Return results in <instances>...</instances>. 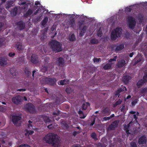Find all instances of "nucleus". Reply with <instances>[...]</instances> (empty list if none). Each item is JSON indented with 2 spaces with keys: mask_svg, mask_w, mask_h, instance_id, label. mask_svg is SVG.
<instances>
[{
  "mask_svg": "<svg viewBox=\"0 0 147 147\" xmlns=\"http://www.w3.org/2000/svg\"><path fill=\"white\" fill-rule=\"evenodd\" d=\"M44 140L46 143L51 144L53 146L57 145L60 142L57 135L52 133H50L46 136L44 138Z\"/></svg>",
  "mask_w": 147,
  "mask_h": 147,
  "instance_id": "obj_1",
  "label": "nucleus"
},
{
  "mask_svg": "<svg viewBox=\"0 0 147 147\" xmlns=\"http://www.w3.org/2000/svg\"><path fill=\"white\" fill-rule=\"evenodd\" d=\"M51 48L56 53H58L62 51V44L60 42L53 40L49 43Z\"/></svg>",
  "mask_w": 147,
  "mask_h": 147,
  "instance_id": "obj_2",
  "label": "nucleus"
},
{
  "mask_svg": "<svg viewBox=\"0 0 147 147\" xmlns=\"http://www.w3.org/2000/svg\"><path fill=\"white\" fill-rule=\"evenodd\" d=\"M122 29L121 28H117L112 31L111 35V40H115L118 37H120L122 34Z\"/></svg>",
  "mask_w": 147,
  "mask_h": 147,
  "instance_id": "obj_3",
  "label": "nucleus"
},
{
  "mask_svg": "<svg viewBox=\"0 0 147 147\" xmlns=\"http://www.w3.org/2000/svg\"><path fill=\"white\" fill-rule=\"evenodd\" d=\"M25 109L26 111L31 113H34L36 112L35 106L31 103H28L26 104Z\"/></svg>",
  "mask_w": 147,
  "mask_h": 147,
  "instance_id": "obj_4",
  "label": "nucleus"
},
{
  "mask_svg": "<svg viewBox=\"0 0 147 147\" xmlns=\"http://www.w3.org/2000/svg\"><path fill=\"white\" fill-rule=\"evenodd\" d=\"M57 80L54 78H50L46 77L43 79V82L44 84H47L52 86H54L56 84Z\"/></svg>",
  "mask_w": 147,
  "mask_h": 147,
  "instance_id": "obj_5",
  "label": "nucleus"
},
{
  "mask_svg": "<svg viewBox=\"0 0 147 147\" xmlns=\"http://www.w3.org/2000/svg\"><path fill=\"white\" fill-rule=\"evenodd\" d=\"M127 19L129 28L133 30L135 28L136 24L135 19L132 16H128Z\"/></svg>",
  "mask_w": 147,
  "mask_h": 147,
  "instance_id": "obj_6",
  "label": "nucleus"
},
{
  "mask_svg": "<svg viewBox=\"0 0 147 147\" xmlns=\"http://www.w3.org/2000/svg\"><path fill=\"white\" fill-rule=\"evenodd\" d=\"M147 82V73H145L142 78L139 80L136 83V86L139 88Z\"/></svg>",
  "mask_w": 147,
  "mask_h": 147,
  "instance_id": "obj_7",
  "label": "nucleus"
},
{
  "mask_svg": "<svg viewBox=\"0 0 147 147\" xmlns=\"http://www.w3.org/2000/svg\"><path fill=\"white\" fill-rule=\"evenodd\" d=\"M12 101L15 105L20 104L22 101V98L20 96H16L12 98Z\"/></svg>",
  "mask_w": 147,
  "mask_h": 147,
  "instance_id": "obj_8",
  "label": "nucleus"
},
{
  "mask_svg": "<svg viewBox=\"0 0 147 147\" xmlns=\"http://www.w3.org/2000/svg\"><path fill=\"white\" fill-rule=\"evenodd\" d=\"M147 142V139L146 136L144 135H142L140 137L138 140V143L140 145L146 144Z\"/></svg>",
  "mask_w": 147,
  "mask_h": 147,
  "instance_id": "obj_9",
  "label": "nucleus"
},
{
  "mask_svg": "<svg viewBox=\"0 0 147 147\" xmlns=\"http://www.w3.org/2000/svg\"><path fill=\"white\" fill-rule=\"evenodd\" d=\"M21 117L19 115H13L12 116V121L14 125H17L18 121L20 120Z\"/></svg>",
  "mask_w": 147,
  "mask_h": 147,
  "instance_id": "obj_10",
  "label": "nucleus"
},
{
  "mask_svg": "<svg viewBox=\"0 0 147 147\" xmlns=\"http://www.w3.org/2000/svg\"><path fill=\"white\" fill-rule=\"evenodd\" d=\"M38 56L35 54H32L31 57V61L34 64H36L38 62Z\"/></svg>",
  "mask_w": 147,
  "mask_h": 147,
  "instance_id": "obj_11",
  "label": "nucleus"
},
{
  "mask_svg": "<svg viewBox=\"0 0 147 147\" xmlns=\"http://www.w3.org/2000/svg\"><path fill=\"white\" fill-rule=\"evenodd\" d=\"M118 123V121H115L110 125L108 127L109 129L111 130H115L117 127Z\"/></svg>",
  "mask_w": 147,
  "mask_h": 147,
  "instance_id": "obj_12",
  "label": "nucleus"
},
{
  "mask_svg": "<svg viewBox=\"0 0 147 147\" xmlns=\"http://www.w3.org/2000/svg\"><path fill=\"white\" fill-rule=\"evenodd\" d=\"M56 63L59 66H63L65 65L64 59L62 57H59L57 58Z\"/></svg>",
  "mask_w": 147,
  "mask_h": 147,
  "instance_id": "obj_13",
  "label": "nucleus"
},
{
  "mask_svg": "<svg viewBox=\"0 0 147 147\" xmlns=\"http://www.w3.org/2000/svg\"><path fill=\"white\" fill-rule=\"evenodd\" d=\"M7 63V59L5 57H0V65L1 66H4Z\"/></svg>",
  "mask_w": 147,
  "mask_h": 147,
  "instance_id": "obj_14",
  "label": "nucleus"
},
{
  "mask_svg": "<svg viewBox=\"0 0 147 147\" xmlns=\"http://www.w3.org/2000/svg\"><path fill=\"white\" fill-rule=\"evenodd\" d=\"M68 26H67L68 28L69 27H72L74 28L75 25V20L74 18H71L68 21Z\"/></svg>",
  "mask_w": 147,
  "mask_h": 147,
  "instance_id": "obj_15",
  "label": "nucleus"
},
{
  "mask_svg": "<svg viewBox=\"0 0 147 147\" xmlns=\"http://www.w3.org/2000/svg\"><path fill=\"white\" fill-rule=\"evenodd\" d=\"M126 64L125 61L123 59H121L119 61L117 64V66L118 68H121L125 65Z\"/></svg>",
  "mask_w": 147,
  "mask_h": 147,
  "instance_id": "obj_16",
  "label": "nucleus"
},
{
  "mask_svg": "<svg viewBox=\"0 0 147 147\" xmlns=\"http://www.w3.org/2000/svg\"><path fill=\"white\" fill-rule=\"evenodd\" d=\"M16 24L17 26H18L20 30L24 29L25 28V23L22 21L17 22Z\"/></svg>",
  "mask_w": 147,
  "mask_h": 147,
  "instance_id": "obj_17",
  "label": "nucleus"
},
{
  "mask_svg": "<svg viewBox=\"0 0 147 147\" xmlns=\"http://www.w3.org/2000/svg\"><path fill=\"white\" fill-rule=\"evenodd\" d=\"M131 79V77L129 75H125L122 78L123 81L125 84H127Z\"/></svg>",
  "mask_w": 147,
  "mask_h": 147,
  "instance_id": "obj_18",
  "label": "nucleus"
},
{
  "mask_svg": "<svg viewBox=\"0 0 147 147\" xmlns=\"http://www.w3.org/2000/svg\"><path fill=\"white\" fill-rule=\"evenodd\" d=\"M16 47L17 48L18 50L19 51H22L23 49L22 43L20 42H17L16 45Z\"/></svg>",
  "mask_w": 147,
  "mask_h": 147,
  "instance_id": "obj_19",
  "label": "nucleus"
},
{
  "mask_svg": "<svg viewBox=\"0 0 147 147\" xmlns=\"http://www.w3.org/2000/svg\"><path fill=\"white\" fill-rule=\"evenodd\" d=\"M87 27L85 25L84 26L80 31V32L79 34L80 36H83L84 35V33L87 30Z\"/></svg>",
  "mask_w": 147,
  "mask_h": 147,
  "instance_id": "obj_20",
  "label": "nucleus"
},
{
  "mask_svg": "<svg viewBox=\"0 0 147 147\" xmlns=\"http://www.w3.org/2000/svg\"><path fill=\"white\" fill-rule=\"evenodd\" d=\"M33 12V10L32 9H29L26 13L24 14V17H27L31 15Z\"/></svg>",
  "mask_w": 147,
  "mask_h": 147,
  "instance_id": "obj_21",
  "label": "nucleus"
},
{
  "mask_svg": "<svg viewBox=\"0 0 147 147\" xmlns=\"http://www.w3.org/2000/svg\"><path fill=\"white\" fill-rule=\"evenodd\" d=\"M90 106V104L88 102H86L84 103L82 107V110H85L87 109V108Z\"/></svg>",
  "mask_w": 147,
  "mask_h": 147,
  "instance_id": "obj_22",
  "label": "nucleus"
},
{
  "mask_svg": "<svg viewBox=\"0 0 147 147\" xmlns=\"http://www.w3.org/2000/svg\"><path fill=\"white\" fill-rule=\"evenodd\" d=\"M98 42V40L95 38H92L90 40V43L92 45L97 44Z\"/></svg>",
  "mask_w": 147,
  "mask_h": 147,
  "instance_id": "obj_23",
  "label": "nucleus"
},
{
  "mask_svg": "<svg viewBox=\"0 0 147 147\" xmlns=\"http://www.w3.org/2000/svg\"><path fill=\"white\" fill-rule=\"evenodd\" d=\"M124 47V44H122L117 47L115 50L116 51H120L123 49Z\"/></svg>",
  "mask_w": 147,
  "mask_h": 147,
  "instance_id": "obj_24",
  "label": "nucleus"
},
{
  "mask_svg": "<svg viewBox=\"0 0 147 147\" xmlns=\"http://www.w3.org/2000/svg\"><path fill=\"white\" fill-rule=\"evenodd\" d=\"M48 18L47 16L45 17L43 20L41 22V24L42 26H44L48 21Z\"/></svg>",
  "mask_w": 147,
  "mask_h": 147,
  "instance_id": "obj_25",
  "label": "nucleus"
},
{
  "mask_svg": "<svg viewBox=\"0 0 147 147\" xmlns=\"http://www.w3.org/2000/svg\"><path fill=\"white\" fill-rule=\"evenodd\" d=\"M69 40L71 41H75L76 40V38L74 34H72L69 36Z\"/></svg>",
  "mask_w": 147,
  "mask_h": 147,
  "instance_id": "obj_26",
  "label": "nucleus"
},
{
  "mask_svg": "<svg viewBox=\"0 0 147 147\" xmlns=\"http://www.w3.org/2000/svg\"><path fill=\"white\" fill-rule=\"evenodd\" d=\"M18 9L17 7L14 8L11 11V14L13 16H15L17 14Z\"/></svg>",
  "mask_w": 147,
  "mask_h": 147,
  "instance_id": "obj_27",
  "label": "nucleus"
},
{
  "mask_svg": "<svg viewBox=\"0 0 147 147\" xmlns=\"http://www.w3.org/2000/svg\"><path fill=\"white\" fill-rule=\"evenodd\" d=\"M111 67V63H107L103 67V68L105 70L110 69Z\"/></svg>",
  "mask_w": 147,
  "mask_h": 147,
  "instance_id": "obj_28",
  "label": "nucleus"
},
{
  "mask_svg": "<svg viewBox=\"0 0 147 147\" xmlns=\"http://www.w3.org/2000/svg\"><path fill=\"white\" fill-rule=\"evenodd\" d=\"M42 117L45 123H47L48 122H50L51 120L49 117L44 115H42Z\"/></svg>",
  "mask_w": 147,
  "mask_h": 147,
  "instance_id": "obj_29",
  "label": "nucleus"
},
{
  "mask_svg": "<svg viewBox=\"0 0 147 147\" xmlns=\"http://www.w3.org/2000/svg\"><path fill=\"white\" fill-rule=\"evenodd\" d=\"M68 82V81H66L64 79L63 80H61L58 82V84L59 85H63L65 84H66Z\"/></svg>",
  "mask_w": 147,
  "mask_h": 147,
  "instance_id": "obj_30",
  "label": "nucleus"
},
{
  "mask_svg": "<svg viewBox=\"0 0 147 147\" xmlns=\"http://www.w3.org/2000/svg\"><path fill=\"white\" fill-rule=\"evenodd\" d=\"M109 111L108 109L107 108H105L102 110V113L105 115H109Z\"/></svg>",
  "mask_w": 147,
  "mask_h": 147,
  "instance_id": "obj_31",
  "label": "nucleus"
},
{
  "mask_svg": "<svg viewBox=\"0 0 147 147\" xmlns=\"http://www.w3.org/2000/svg\"><path fill=\"white\" fill-rule=\"evenodd\" d=\"M78 113L80 115V118L82 119L84 118L86 116V115H84L83 112L80 110L78 111Z\"/></svg>",
  "mask_w": 147,
  "mask_h": 147,
  "instance_id": "obj_32",
  "label": "nucleus"
},
{
  "mask_svg": "<svg viewBox=\"0 0 147 147\" xmlns=\"http://www.w3.org/2000/svg\"><path fill=\"white\" fill-rule=\"evenodd\" d=\"M20 5H24V7H23V9H26L28 7V3H26V2H22L20 4Z\"/></svg>",
  "mask_w": 147,
  "mask_h": 147,
  "instance_id": "obj_33",
  "label": "nucleus"
},
{
  "mask_svg": "<svg viewBox=\"0 0 147 147\" xmlns=\"http://www.w3.org/2000/svg\"><path fill=\"white\" fill-rule=\"evenodd\" d=\"M13 3V1H8L6 5V8H9L11 7L12 6Z\"/></svg>",
  "mask_w": 147,
  "mask_h": 147,
  "instance_id": "obj_34",
  "label": "nucleus"
},
{
  "mask_svg": "<svg viewBox=\"0 0 147 147\" xmlns=\"http://www.w3.org/2000/svg\"><path fill=\"white\" fill-rule=\"evenodd\" d=\"M5 39L4 38H0V47H1L5 45Z\"/></svg>",
  "mask_w": 147,
  "mask_h": 147,
  "instance_id": "obj_35",
  "label": "nucleus"
},
{
  "mask_svg": "<svg viewBox=\"0 0 147 147\" xmlns=\"http://www.w3.org/2000/svg\"><path fill=\"white\" fill-rule=\"evenodd\" d=\"M91 137L95 140L98 139L96 134L94 132H93L91 134Z\"/></svg>",
  "mask_w": 147,
  "mask_h": 147,
  "instance_id": "obj_36",
  "label": "nucleus"
},
{
  "mask_svg": "<svg viewBox=\"0 0 147 147\" xmlns=\"http://www.w3.org/2000/svg\"><path fill=\"white\" fill-rule=\"evenodd\" d=\"M48 67L47 66H42V70L43 72H45L48 70Z\"/></svg>",
  "mask_w": 147,
  "mask_h": 147,
  "instance_id": "obj_37",
  "label": "nucleus"
},
{
  "mask_svg": "<svg viewBox=\"0 0 147 147\" xmlns=\"http://www.w3.org/2000/svg\"><path fill=\"white\" fill-rule=\"evenodd\" d=\"M84 20H82L80 21H79L78 22V26H79V28H80L84 24Z\"/></svg>",
  "mask_w": 147,
  "mask_h": 147,
  "instance_id": "obj_38",
  "label": "nucleus"
},
{
  "mask_svg": "<svg viewBox=\"0 0 147 147\" xmlns=\"http://www.w3.org/2000/svg\"><path fill=\"white\" fill-rule=\"evenodd\" d=\"M119 89L121 92H125L127 90L126 87L125 86H123L121 88H119Z\"/></svg>",
  "mask_w": 147,
  "mask_h": 147,
  "instance_id": "obj_39",
  "label": "nucleus"
},
{
  "mask_svg": "<svg viewBox=\"0 0 147 147\" xmlns=\"http://www.w3.org/2000/svg\"><path fill=\"white\" fill-rule=\"evenodd\" d=\"M93 61L94 62L98 63L99 61H101V59L100 58H97L96 57H94Z\"/></svg>",
  "mask_w": 147,
  "mask_h": 147,
  "instance_id": "obj_40",
  "label": "nucleus"
},
{
  "mask_svg": "<svg viewBox=\"0 0 147 147\" xmlns=\"http://www.w3.org/2000/svg\"><path fill=\"white\" fill-rule=\"evenodd\" d=\"M130 125L129 124H127V125H125L124 127V129L125 131L129 130Z\"/></svg>",
  "mask_w": 147,
  "mask_h": 147,
  "instance_id": "obj_41",
  "label": "nucleus"
},
{
  "mask_svg": "<svg viewBox=\"0 0 147 147\" xmlns=\"http://www.w3.org/2000/svg\"><path fill=\"white\" fill-rule=\"evenodd\" d=\"M50 59L49 57L46 56L45 57L44 59V61L46 63H48Z\"/></svg>",
  "mask_w": 147,
  "mask_h": 147,
  "instance_id": "obj_42",
  "label": "nucleus"
},
{
  "mask_svg": "<svg viewBox=\"0 0 147 147\" xmlns=\"http://www.w3.org/2000/svg\"><path fill=\"white\" fill-rule=\"evenodd\" d=\"M65 91L68 94L71 93V91L70 88H67L65 89Z\"/></svg>",
  "mask_w": 147,
  "mask_h": 147,
  "instance_id": "obj_43",
  "label": "nucleus"
},
{
  "mask_svg": "<svg viewBox=\"0 0 147 147\" xmlns=\"http://www.w3.org/2000/svg\"><path fill=\"white\" fill-rule=\"evenodd\" d=\"M102 35V32L100 30L98 31L97 32V36L99 37H101Z\"/></svg>",
  "mask_w": 147,
  "mask_h": 147,
  "instance_id": "obj_44",
  "label": "nucleus"
},
{
  "mask_svg": "<svg viewBox=\"0 0 147 147\" xmlns=\"http://www.w3.org/2000/svg\"><path fill=\"white\" fill-rule=\"evenodd\" d=\"M18 147H31L29 145L23 144L20 145Z\"/></svg>",
  "mask_w": 147,
  "mask_h": 147,
  "instance_id": "obj_45",
  "label": "nucleus"
},
{
  "mask_svg": "<svg viewBox=\"0 0 147 147\" xmlns=\"http://www.w3.org/2000/svg\"><path fill=\"white\" fill-rule=\"evenodd\" d=\"M117 56H115L114 57L113 59H111L109 60V62H112L113 61H115L116 60V59L117 58Z\"/></svg>",
  "mask_w": 147,
  "mask_h": 147,
  "instance_id": "obj_46",
  "label": "nucleus"
},
{
  "mask_svg": "<svg viewBox=\"0 0 147 147\" xmlns=\"http://www.w3.org/2000/svg\"><path fill=\"white\" fill-rule=\"evenodd\" d=\"M138 99H135L131 102V104L133 105H135L138 102Z\"/></svg>",
  "mask_w": 147,
  "mask_h": 147,
  "instance_id": "obj_47",
  "label": "nucleus"
},
{
  "mask_svg": "<svg viewBox=\"0 0 147 147\" xmlns=\"http://www.w3.org/2000/svg\"><path fill=\"white\" fill-rule=\"evenodd\" d=\"M62 126L63 127L65 128L66 129H67L69 127L68 125L66 123H63Z\"/></svg>",
  "mask_w": 147,
  "mask_h": 147,
  "instance_id": "obj_48",
  "label": "nucleus"
},
{
  "mask_svg": "<svg viewBox=\"0 0 147 147\" xmlns=\"http://www.w3.org/2000/svg\"><path fill=\"white\" fill-rule=\"evenodd\" d=\"M15 55V53H10L8 54L9 56L11 57H14Z\"/></svg>",
  "mask_w": 147,
  "mask_h": 147,
  "instance_id": "obj_49",
  "label": "nucleus"
},
{
  "mask_svg": "<svg viewBox=\"0 0 147 147\" xmlns=\"http://www.w3.org/2000/svg\"><path fill=\"white\" fill-rule=\"evenodd\" d=\"M131 147H137L136 143L135 142H131Z\"/></svg>",
  "mask_w": 147,
  "mask_h": 147,
  "instance_id": "obj_50",
  "label": "nucleus"
},
{
  "mask_svg": "<svg viewBox=\"0 0 147 147\" xmlns=\"http://www.w3.org/2000/svg\"><path fill=\"white\" fill-rule=\"evenodd\" d=\"M131 9L129 7H127L126 8L125 11L128 12H131Z\"/></svg>",
  "mask_w": 147,
  "mask_h": 147,
  "instance_id": "obj_51",
  "label": "nucleus"
},
{
  "mask_svg": "<svg viewBox=\"0 0 147 147\" xmlns=\"http://www.w3.org/2000/svg\"><path fill=\"white\" fill-rule=\"evenodd\" d=\"M28 69L27 68H25V72L26 74H28V75H29V74H31V73L30 71L27 70Z\"/></svg>",
  "mask_w": 147,
  "mask_h": 147,
  "instance_id": "obj_52",
  "label": "nucleus"
},
{
  "mask_svg": "<svg viewBox=\"0 0 147 147\" xmlns=\"http://www.w3.org/2000/svg\"><path fill=\"white\" fill-rule=\"evenodd\" d=\"M34 133V131H27V134H28L29 135H32Z\"/></svg>",
  "mask_w": 147,
  "mask_h": 147,
  "instance_id": "obj_53",
  "label": "nucleus"
},
{
  "mask_svg": "<svg viewBox=\"0 0 147 147\" xmlns=\"http://www.w3.org/2000/svg\"><path fill=\"white\" fill-rule=\"evenodd\" d=\"M122 102L121 100L120 99H119L115 103H116V105H119Z\"/></svg>",
  "mask_w": 147,
  "mask_h": 147,
  "instance_id": "obj_54",
  "label": "nucleus"
},
{
  "mask_svg": "<svg viewBox=\"0 0 147 147\" xmlns=\"http://www.w3.org/2000/svg\"><path fill=\"white\" fill-rule=\"evenodd\" d=\"M5 110V109L3 107L0 106V112H3Z\"/></svg>",
  "mask_w": 147,
  "mask_h": 147,
  "instance_id": "obj_55",
  "label": "nucleus"
},
{
  "mask_svg": "<svg viewBox=\"0 0 147 147\" xmlns=\"http://www.w3.org/2000/svg\"><path fill=\"white\" fill-rule=\"evenodd\" d=\"M17 91H22L24 92L26 90V89L25 88H21V89H19L17 90Z\"/></svg>",
  "mask_w": 147,
  "mask_h": 147,
  "instance_id": "obj_56",
  "label": "nucleus"
},
{
  "mask_svg": "<svg viewBox=\"0 0 147 147\" xmlns=\"http://www.w3.org/2000/svg\"><path fill=\"white\" fill-rule=\"evenodd\" d=\"M79 132L75 131L73 132V135L74 136H75L78 134H79Z\"/></svg>",
  "mask_w": 147,
  "mask_h": 147,
  "instance_id": "obj_57",
  "label": "nucleus"
},
{
  "mask_svg": "<svg viewBox=\"0 0 147 147\" xmlns=\"http://www.w3.org/2000/svg\"><path fill=\"white\" fill-rule=\"evenodd\" d=\"M4 24L2 22H0V31L1 30L3 26H4Z\"/></svg>",
  "mask_w": 147,
  "mask_h": 147,
  "instance_id": "obj_58",
  "label": "nucleus"
},
{
  "mask_svg": "<svg viewBox=\"0 0 147 147\" xmlns=\"http://www.w3.org/2000/svg\"><path fill=\"white\" fill-rule=\"evenodd\" d=\"M115 95L116 96H118V97L120 96V93L117 90L115 91Z\"/></svg>",
  "mask_w": 147,
  "mask_h": 147,
  "instance_id": "obj_59",
  "label": "nucleus"
},
{
  "mask_svg": "<svg viewBox=\"0 0 147 147\" xmlns=\"http://www.w3.org/2000/svg\"><path fill=\"white\" fill-rule=\"evenodd\" d=\"M13 69H10V72L11 73V74L12 75H15V74H16L15 73L14 74V72H15V70H14V71H13V72L12 71V70Z\"/></svg>",
  "mask_w": 147,
  "mask_h": 147,
  "instance_id": "obj_60",
  "label": "nucleus"
},
{
  "mask_svg": "<svg viewBox=\"0 0 147 147\" xmlns=\"http://www.w3.org/2000/svg\"><path fill=\"white\" fill-rule=\"evenodd\" d=\"M59 113H60V111H58L57 113L56 112L53 113V115H58L59 114Z\"/></svg>",
  "mask_w": 147,
  "mask_h": 147,
  "instance_id": "obj_61",
  "label": "nucleus"
},
{
  "mask_svg": "<svg viewBox=\"0 0 147 147\" xmlns=\"http://www.w3.org/2000/svg\"><path fill=\"white\" fill-rule=\"evenodd\" d=\"M110 119L109 117H104L103 118V119L104 121L108 120Z\"/></svg>",
  "mask_w": 147,
  "mask_h": 147,
  "instance_id": "obj_62",
  "label": "nucleus"
},
{
  "mask_svg": "<svg viewBox=\"0 0 147 147\" xmlns=\"http://www.w3.org/2000/svg\"><path fill=\"white\" fill-rule=\"evenodd\" d=\"M125 109V106L124 105H122V107L121 108V112H123L124 111V110Z\"/></svg>",
  "mask_w": 147,
  "mask_h": 147,
  "instance_id": "obj_63",
  "label": "nucleus"
},
{
  "mask_svg": "<svg viewBox=\"0 0 147 147\" xmlns=\"http://www.w3.org/2000/svg\"><path fill=\"white\" fill-rule=\"evenodd\" d=\"M32 127V125L31 124H29L28 125V129H30Z\"/></svg>",
  "mask_w": 147,
  "mask_h": 147,
  "instance_id": "obj_64",
  "label": "nucleus"
}]
</instances>
